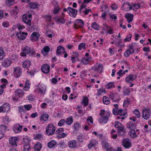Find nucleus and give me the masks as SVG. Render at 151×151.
Wrapping results in <instances>:
<instances>
[{"mask_svg":"<svg viewBox=\"0 0 151 151\" xmlns=\"http://www.w3.org/2000/svg\"><path fill=\"white\" fill-rule=\"evenodd\" d=\"M110 114L109 111H105L104 110H101L99 113L101 117L98 120L99 122L102 123H106L110 116Z\"/></svg>","mask_w":151,"mask_h":151,"instance_id":"f257e3e1","label":"nucleus"},{"mask_svg":"<svg viewBox=\"0 0 151 151\" xmlns=\"http://www.w3.org/2000/svg\"><path fill=\"white\" fill-rule=\"evenodd\" d=\"M55 127L54 125L50 124L48 125L46 129V134L48 136L53 135L55 132Z\"/></svg>","mask_w":151,"mask_h":151,"instance_id":"f03ea898","label":"nucleus"},{"mask_svg":"<svg viewBox=\"0 0 151 151\" xmlns=\"http://www.w3.org/2000/svg\"><path fill=\"white\" fill-rule=\"evenodd\" d=\"M32 16L31 14H23L22 17V21L27 25L30 26L31 25V20Z\"/></svg>","mask_w":151,"mask_h":151,"instance_id":"7ed1b4c3","label":"nucleus"},{"mask_svg":"<svg viewBox=\"0 0 151 151\" xmlns=\"http://www.w3.org/2000/svg\"><path fill=\"white\" fill-rule=\"evenodd\" d=\"M151 111L150 109L147 108L143 109L142 111V117L145 119H148L150 117Z\"/></svg>","mask_w":151,"mask_h":151,"instance_id":"20e7f679","label":"nucleus"},{"mask_svg":"<svg viewBox=\"0 0 151 151\" xmlns=\"http://www.w3.org/2000/svg\"><path fill=\"white\" fill-rule=\"evenodd\" d=\"M22 68L19 66L14 68L13 74L14 77L15 78H19L22 74Z\"/></svg>","mask_w":151,"mask_h":151,"instance_id":"39448f33","label":"nucleus"},{"mask_svg":"<svg viewBox=\"0 0 151 151\" xmlns=\"http://www.w3.org/2000/svg\"><path fill=\"white\" fill-rule=\"evenodd\" d=\"M137 77V75L135 74L128 75L126 78L125 81L128 83H131L134 81Z\"/></svg>","mask_w":151,"mask_h":151,"instance_id":"423d86ee","label":"nucleus"},{"mask_svg":"<svg viewBox=\"0 0 151 151\" xmlns=\"http://www.w3.org/2000/svg\"><path fill=\"white\" fill-rule=\"evenodd\" d=\"M123 147L126 149H128L132 147V143L131 141L129 138L124 139L122 142Z\"/></svg>","mask_w":151,"mask_h":151,"instance_id":"0eeeda50","label":"nucleus"},{"mask_svg":"<svg viewBox=\"0 0 151 151\" xmlns=\"http://www.w3.org/2000/svg\"><path fill=\"white\" fill-rule=\"evenodd\" d=\"M109 97L113 101L118 102L120 100L119 95L117 93H111L109 95Z\"/></svg>","mask_w":151,"mask_h":151,"instance_id":"6e6552de","label":"nucleus"},{"mask_svg":"<svg viewBox=\"0 0 151 151\" xmlns=\"http://www.w3.org/2000/svg\"><path fill=\"white\" fill-rule=\"evenodd\" d=\"M40 34L37 32H33L30 37L31 40L32 42H35L38 40L39 37L40 36Z\"/></svg>","mask_w":151,"mask_h":151,"instance_id":"1a4fd4ad","label":"nucleus"},{"mask_svg":"<svg viewBox=\"0 0 151 151\" xmlns=\"http://www.w3.org/2000/svg\"><path fill=\"white\" fill-rule=\"evenodd\" d=\"M126 113L122 109H119L117 112V117L118 119H121L122 120L124 119L125 118V116L126 114Z\"/></svg>","mask_w":151,"mask_h":151,"instance_id":"9d476101","label":"nucleus"},{"mask_svg":"<svg viewBox=\"0 0 151 151\" xmlns=\"http://www.w3.org/2000/svg\"><path fill=\"white\" fill-rule=\"evenodd\" d=\"M134 51L133 48V46L130 45L129 49L127 50L124 53V55L126 57H128L130 54H132L134 52Z\"/></svg>","mask_w":151,"mask_h":151,"instance_id":"9b49d317","label":"nucleus"},{"mask_svg":"<svg viewBox=\"0 0 151 151\" xmlns=\"http://www.w3.org/2000/svg\"><path fill=\"white\" fill-rule=\"evenodd\" d=\"M28 33L27 32H21V31H20L19 33L16 34L17 37L19 40H23L25 39Z\"/></svg>","mask_w":151,"mask_h":151,"instance_id":"f8f14e48","label":"nucleus"},{"mask_svg":"<svg viewBox=\"0 0 151 151\" xmlns=\"http://www.w3.org/2000/svg\"><path fill=\"white\" fill-rule=\"evenodd\" d=\"M75 27L76 28H81L83 27L84 23L81 19H77L75 22Z\"/></svg>","mask_w":151,"mask_h":151,"instance_id":"ddd939ff","label":"nucleus"},{"mask_svg":"<svg viewBox=\"0 0 151 151\" xmlns=\"http://www.w3.org/2000/svg\"><path fill=\"white\" fill-rule=\"evenodd\" d=\"M30 52V48L28 46L25 47L20 53V55L22 57L26 56L27 54H28Z\"/></svg>","mask_w":151,"mask_h":151,"instance_id":"4468645a","label":"nucleus"},{"mask_svg":"<svg viewBox=\"0 0 151 151\" xmlns=\"http://www.w3.org/2000/svg\"><path fill=\"white\" fill-rule=\"evenodd\" d=\"M69 12H68L69 15L71 17H75L77 14V10L73 9L70 7H68Z\"/></svg>","mask_w":151,"mask_h":151,"instance_id":"2eb2a0df","label":"nucleus"},{"mask_svg":"<svg viewBox=\"0 0 151 151\" xmlns=\"http://www.w3.org/2000/svg\"><path fill=\"white\" fill-rule=\"evenodd\" d=\"M50 67L48 64H44L41 67V70L44 73L47 74L49 72Z\"/></svg>","mask_w":151,"mask_h":151,"instance_id":"dca6fc26","label":"nucleus"},{"mask_svg":"<svg viewBox=\"0 0 151 151\" xmlns=\"http://www.w3.org/2000/svg\"><path fill=\"white\" fill-rule=\"evenodd\" d=\"M103 68V65L101 64H99L98 67L96 65L92 67V69L95 71L99 72V73H100L102 72Z\"/></svg>","mask_w":151,"mask_h":151,"instance_id":"f3484780","label":"nucleus"},{"mask_svg":"<svg viewBox=\"0 0 151 151\" xmlns=\"http://www.w3.org/2000/svg\"><path fill=\"white\" fill-rule=\"evenodd\" d=\"M17 141V138L16 137H12L9 138V144L12 145L14 147L17 146L16 142Z\"/></svg>","mask_w":151,"mask_h":151,"instance_id":"a211bd4d","label":"nucleus"},{"mask_svg":"<svg viewBox=\"0 0 151 151\" xmlns=\"http://www.w3.org/2000/svg\"><path fill=\"white\" fill-rule=\"evenodd\" d=\"M12 61L9 59L5 60L2 63V65L3 67L6 68L8 67L11 64Z\"/></svg>","mask_w":151,"mask_h":151,"instance_id":"6ab92c4d","label":"nucleus"},{"mask_svg":"<svg viewBox=\"0 0 151 151\" xmlns=\"http://www.w3.org/2000/svg\"><path fill=\"white\" fill-rule=\"evenodd\" d=\"M125 17L127 19L128 23L132 22L133 19V15L130 13H126L125 15Z\"/></svg>","mask_w":151,"mask_h":151,"instance_id":"aec40b11","label":"nucleus"},{"mask_svg":"<svg viewBox=\"0 0 151 151\" xmlns=\"http://www.w3.org/2000/svg\"><path fill=\"white\" fill-rule=\"evenodd\" d=\"M101 144L102 146L104 147L106 150L111 147L109 142H107L105 139H102L101 141Z\"/></svg>","mask_w":151,"mask_h":151,"instance_id":"412c9836","label":"nucleus"},{"mask_svg":"<svg viewBox=\"0 0 151 151\" xmlns=\"http://www.w3.org/2000/svg\"><path fill=\"white\" fill-rule=\"evenodd\" d=\"M64 48L62 46H59L57 47L56 54L57 55H60L65 52Z\"/></svg>","mask_w":151,"mask_h":151,"instance_id":"4be33fe9","label":"nucleus"},{"mask_svg":"<svg viewBox=\"0 0 151 151\" xmlns=\"http://www.w3.org/2000/svg\"><path fill=\"white\" fill-rule=\"evenodd\" d=\"M76 141L75 140L70 141L68 143V146L71 148H75L76 147Z\"/></svg>","mask_w":151,"mask_h":151,"instance_id":"5701e85b","label":"nucleus"},{"mask_svg":"<svg viewBox=\"0 0 151 151\" xmlns=\"http://www.w3.org/2000/svg\"><path fill=\"white\" fill-rule=\"evenodd\" d=\"M15 93L16 96L21 97H22L24 94V93L22 90L19 89H17L15 91Z\"/></svg>","mask_w":151,"mask_h":151,"instance_id":"b1692460","label":"nucleus"},{"mask_svg":"<svg viewBox=\"0 0 151 151\" xmlns=\"http://www.w3.org/2000/svg\"><path fill=\"white\" fill-rule=\"evenodd\" d=\"M114 126L117 129V130H119L124 128V127L123 125L118 121L115 122Z\"/></svg>","mask_w":151,"mask_h":151,"instance_id":"393cba45","label":"nucleus"},{"mask_svg":"<svg viewBox=\"0 0 151 151\" xmlns=\"http://www.w3.org/2000/svg\"><path fill=\"white\" fill-rule=\"evenodd\" d=\"M92 60V58L91 57H89L87 58H83L81 61V62L83 64L87 65Z\"/></svg>","mask_w":151,"mask_h":151,"instance_id":"a878e982","label":"nucleus"},{"mask_svg":"<svg viewBox=\"0 0 151 151\" xmlns=\"http://www.w3.org/2000/svg\"><path fill=\"white\" fill-rule=\"evenodd\" d=\"M22 127V126L19 125V126H17V125H16L13 128V130L15 132L18 133L21 131Z\"/></svg>","mask_w":151,"mask_h":151,"instance_id":"bb28decb","label":"nucleus"},{"mask_svg":"<svg viewBox=\"0 0 151 151\" xmlns=\"http://www.w3.org/2000/svg\"><path fill=\"white\" fill-rule=\"evenodd\" d=\"M3 112H6L9 110L10 109V106L9 104L6 103L3 104L2 106Z\"/></svg>","mask_w":151,"mask_h":151,"instance_id":"cd10ccee","label":"nucleus"},{"mask_svg":"<svg viewBox=\"0 0 151 151\" xmlns=\"http://www.w3.org/2000/svg\"><path fill=\"white\" fill-rule=\"evenodd\" d=\"M123 9L126 11L132 9V5L130 6V4L129 3H126L124 4L123 5Z\"/></svg>","mask_w":151,"mask_h":151,"instance_id":"c85d7f7f","label":"nucleus"},{"mask_svg":"<svg viewBox=\"0 0 151 151\" xmlns=\"http://www.w3.org/2000/svg\"><path fill=\"white\" fill-rule=\"evenodd\" d=\"M97 143V141L95 139H92L88 145V147L89 149L91 148L92 147H93Z\"/></svg>","mask_w":151,"mask_h":151,"instance_id":"c756f323","label":"nucleus"},{"mask_svg":"<svg viewBox=\"0 0 151 151\" xmlns=\"http://www.w3.org/2000/svg\"><path fill=\"white\" fill-rule=\"evenodd\" d=\"M129 134L131 137L134 138L137 137V135L139 133H136L134 129H132L129 132Z\"/></svg>","mask_w":151,"mask_h":151,"instance_id":"7c9ffc66","label":"nucleus"},{"mask_svg":"<svg viewBox=\"0 0 151 151\" xmlns=\"http://www.w3.org/2000/svg\"><path fill=\"white\" fill-rule=\"evenodd\" d=\"M50 50V47L48 46H45L43 47V50L41 51V52L44 55H46L47 53L49 52Z\"/></svg>","mask_w":151,"mask_h":151,"instance_id":"2f4dec72","label":"nucleus"},{"mask_svg":"<svg viewBox=\"0 0 151 151\" xmlns=\"http://www.w3.org/2000/svg\"><path fill=\"white\" fill-rule=\"evenodd\" d=\"M91 27L94 29L96 30H99L101 29L100 25L95 22H93L92 23Z\"/></svg>","mask_w":151,"mask_h":151,"instance_id":"473e14b6","label":"nucleus"},{"mask_svg":"<svg viewBox=\"0 0 151 151\" xmlns=\"http://www.w3.org/2000/svg\"><path fill=\"white\" fill-rule=\"evenodd\" d=\"M15 4V0H6L5 4L8 6H10Z\"/></svg>","mask_w":151,"mask_h":151,"instance_id":"72a5a7b5","label":"nucleus"},{"mask_svg":"<svg viewBox=\"0 0 151 151\" xmlns=\"http://www.w3.org/2000/svg\"><path fill=\"white\" fill-rule=\"evenodd\" d=\"M56 20L58 23H61L62 24H64L66 21V20L63 17H61L57 18Z\"/></svg>","mask_w":151,"mask_h":151,"instance_id":"f704fd0d","label":"nucleus"},{"mask_svg":"<svg viewBox=\"0 0 151 151\" xmlns=\"http://www.w3.org/2000/svg\"><path fill=\"white\" fill-rule=\"evenodd\" d=\"M49 117V116L48 114H44L40 117V119L41 120H43L44 121L46 122L48 121Z\"/></svg>","mask_w":151,"mask_h":151,"instance_id":"c9c22d12","label":"nucleus"},{"mask_svg":"<svg viewBox=\"0 0 151 151\" xmlns=\"http://www.w3.org/2000/svg\"><path fill=\"white\" fill-rule=\"evenodd\" d=\"M103 103L105 104L108 105L110 104V101L109 97L106 96H104L103 98Z\"/></svg>","mask_w":151,"mask_h":151,"instance_id":"e433bc0d","label":"nucleus"},{"mask_svg":"<svg viewBox=\"0 0 151 151\" xmlns=\"http://www.w3.org/2000/svg\"><path fill=\"white\" fill-rule=\"evenodd\" d=\"M132 9L134 11H136L137 10L140 8V5L139 4L134 3L132 5Z\"/></svg>","mask_w":151,"mask_h":151,"instance_id":"4c0bfd02","label":"nucleus"},{"mask_svg":"<svg viewBox=\"0 0 151 151\" xmlns=\"http://www.w3.org/2000/svg\"><path fill=\"white\" fill-rule=\"evenodd\" d=\"M31 62L29 60H26L23 63V67L24 68H28L30 66Z\"/></svg>","mask_w":151,"mask_h":151,"instance_id":"58836bf2","label":"nucleus"},{"mask_svg":"<svg viewBox=\"0 0 151 151\" xmlns=\"http://www.w3.org/2000/svg\"><path fill=\"white\" fill-rule=\"evenodd\" d=\"M56 144V142L55 140H52L48 142L47 146L51 148L55 145Z\"/></svg>","mask_w":151,"mask_h":151,"instance_id":"ea45409f","label":"nucleus"},{"mask_svg":"<svg viewBox=\"0 0 151 151\" xmlns=\"http://www.w3.org/2000/svg\"><path fill=\"white\" fill-rule=\"evenodd\" d=\"M106 87L108 89L114 88L115 87L114 83L113 82L109 83L106 84Z\"/></svg>","mask_w":151,"mask_h":151,"instance_id":"a19ab883","label":"nucleus"},{"mask_svg":"<svg viewBox=\"0 0 151 151\" xmlns=\"http://www.w3.org/2000/svg\"><path fill=\"white\" fill-rule=\"evenodd\" d=\"M88 103V99L87 97H84L82 102V103L84 105V107L87 106Z\"/></svg>","mask_w":151,"mask_h":151,"instance_id":"79ce46f5","label":"nucleus"},{"mask_svg":"<svg viewBox=\"0 0 151 151\" xmlns=\"http://www.w3.org/2000/svg\"><path fill=\"white\" fill-rule=\"evenodd\" d=\"M30 83L29 81L28 80L26 81L25 86L23 88L24 90L25 91L28 90L30 88Z\"/></svg>","mask_w":151,"mask_h":151,"instance_id":"37998d69","label":"nucleus"},{"mask_svg":"<svg viewBox=\"0 0 151 151\" xmlns=\"http://www.w3.org/2000/svg\"><path fill=\"white\" fill-rule=\"evenodd\" d=\"M5 55V52L4 50L0 48V60H2L4 58Z\"/></svg>","mask_w":151,"mask_h":151,"instance_id":"c03bdc74","label":"nucleus"},{"mask_svg":"<svg viewBox=\"0 0 151 151\" xmlns=\"http://www.w3.org/2000/svg\"><path fill=\"white\" fill-rule=\"evenodd\" d=\"M42 147V145L39 142L37 143L34 146V149L36 151H39Z\"/></svg>","mask_w":151,"mask_h":151,"instance_id":"a18cd8bd","label":"nucleus"},{"mask_svg":"<svg viewBox=\"0 0 151 151\" xmlns=\"http://www.w3.org/2000/svg\"><path fill=\"white\" fill-rule=\"evenodd\" d=\"M81 127V126L80 124L78 122H76L74 123L73 128L75 130L78 131Z\"/></svg>","mask_w":151,"mask_h":151,"instance_id":"49530a36","label":"nucleus"},{"mask_svg":"<svg viewBox=\"0 0 151 151\" xmlns=\"http://www.w3.org/2000/svg\"><path fill=\"white\" fill-rule=\"evenodd\" d=\"M29 7L30 9H35L37 7L38 4L37 3L30 2L29 4Z\"/></svg>","mask_w":151,"mask_h":151,"instance_id":"de8ad7c7","label":"nucleus"},{"mask_svg":"<svg viewBox=\"0 0 151 151\" xmlns=\"http://www.w3.org/2000/svg\"><path fill=\"white\" fill-rule=\"evenodd\" d=\"M118 135L121 136H124L125 135V132L124 130V128L119 130H117Z\"/></svg>","mask_w":151,"mask_h":151,"instance_id":"09e8293b","label":"nucleus"},{"mask_svg":"<svg viewBox=\"0 0 151 151\" xmlns=\"http://www.w3.org/2000/svg\"><path fill=\"white\" fill-rule=\"evenodd\" d=\"M133 113L137 116V117L139 118L140 117L141 113L137 109H135L133 112Z\"/></svg>","mask_w":151,"mask_h":151,"instance_id":"8fccbe9b","label":"nucleus"},{"mask_svg":"<svg viewBox=\"0 0 151 151\" xmlns=\"http://www.w3.org/2000/svg\"><path fill=\"white\" fill-rule=\"evenodd\" d=\"M73 122V117L72 116H70L65 121V122L67 124L70 125Z\"/></svg>","mask_w":151,"mask_h":151,"instance_id":"3c124183","label":"nucleus"},{"mask_svg":"<svg viewBox=\"0 0 151 151\" xmlns=\"http://www.w3.org/2000/svg\"><path fill=\"white\" fill-rule=\"evenodd\" d=\"M130 99H129L127 98L124 101L123 106L124 107H127L130 104Z\"/></svg>","mask_w":151,"mask_h":151,"instance_id":"603ef678","label":"nucleus"},{"mask_svg":"<svg viewBox=\"0 0 151 151\" xmlns=\"http://www.w3.org/2000/svg\"><path fill=\"white\" fill-rule=\"evenodd\" d=\"M135 127V124L131 123L130 122H129L127 126V128L130 129H133Z\"/></svg>","mask_w":151,"mask_h":151,"instance_id":"864d4df0","label":"nucleus"},{"mask_svg":"<svg viewBox=\"0 0 151 151\" xmlns=\"http://www.w3.org/2000/svg\"><path fill=\"white\" fill-rule=\"evenodd\" d=\"M132 35L131 34H129L127 35L125 38L124 39V42H128L130 41L131 39Z\"/></svg>","mask_w":151,"mask_h":151,"instance_id":"5fc2aeb1","label":"nucleus"},{"mask_svg":"<svg viewBox=\"0 0 151 151\" xmlns=\"http://www.w3.org/2000/svg\"><path fill=\"white\" fill-rule=\"evenodd\" d=\"M130 92V91L129 88H124L123 91V93L124 96L129 95Z\"/></svg>","mask_w":151,"mask_h":151,"instance_id":"6e6d98bb","label":"nucleus"},{"mask_svg":"<svg viewBox=\"0 0 151 151\" xmlns=\"http://www.w3.org/2000/svg\"><path fill=\"white\" fill-rule=\"evenodd\" d=\"M24 107L25 109V110L26 111H29L30 110L32 107V105L30 104L24 105Z\"/></svg>","mask_w":151,"mask_h":151,"instance_id":"4d7b16f0","label":"nucleus"},{"mask_svg":"<svg viewBox=\"0 0 151 151\" xmlns=\"http://www.w3.org/2000/svg\"><path fill=\"white\" fill-rule=\"evenodd\" d=\"M64 131V129L63 128H60L58 129L56 131L55 133L57 135H58Z\"/></svg>","mask_w":151,"mask_h":151,"instance_id":"13d9d810","label":"nucleus"},{"mask_svg":"<svg viewBox=\"0 0 151 151\" xmlns=\"http://www.w3.org/2000/svg\"><path fill=\"white\" fill-rule=\"evenodd\" d=\"M67 134L66 133H61L60 134L58 135H57V137L58 138H64L67 136Z\"/></svg>","mask_w":151,"mask_h":151,"instance_id":"bf43d9fd","label":"nucleus"},{"mask_svg":"<svg viewBox=\"0 0 151 151\" xmlns=\"http://www.w3.org/2000/svg\"><path fill=\"white\" fill-rule=\"evenodd\" d=\"M65 122V119H62L58 122V125L59 126L61 127L64 125Z\"/></svg>","mask_w":151,"mask_h":151,"instance_id":"052dcab7","label":"nucleus"},{"mask_svg":"<svg viewBox=\"0 0 151 151\" xmlns=\"http://www.w3.org/2000/svg\"><path fill=\"white\" fill-rule=\"evenodd\" d=\"M109 18L110 19H114V20H116L117 19V17L115 15V14H112L109 13L108 14Z\"/></svg>","mask_w":151,"mask_h":151,"instance_id":"680f3d73","label":"nucleus"},{"mask_svg":"<svg viewBox=\"0 0 151 151\" xmlns=\"http://www.w3.org/2000/svg\"><path fill=\"white\" fill-rule=\"evenodd\" d=\"M19 12L18 9H14L11 12V13L12 14L15 16H16L18 14Z\"/></svg>","mask_w":151,"mask_h":151,"instance_id":"e2e57ef3","label":"nucleus"},{"mask_svg":"<svg viewBox=\"0 0 151 151\" xmlns=\"http://www.w3.org/2000/svg\"><path fill=\"white\" fill-rule=\"evenodd\" d=\"M5 84H3V85L0 86V95H1L3 93L4 87H5Z\"/></svg>","mask_w":151,"mask_h":151,"instance_id":"0e129e2a","label":"nucleus"},{"mask_svg":"<svg viewBox=\"0 0 151 151\" xmlns=\"http://www.w3.org/2000/svg\"><path fill=\"white\" fill-rule=\"evenodd\" d=\"M116 74L118 75L119 76L122 77L123 75L125 74V73L124 72H123L122 70H119V71L116 73Z\"/></svg>","mask_w":151,"mask_h":151,"instance_id":"69168bd1","label":"nucleus"},{"mask_svg":"<svg viewBox=\"0 0 151 151\" xmlns=\"http://www.w3.org/2000/svg\"><path fill=\"white\" fill-rule=\"evenodd\" d=\"M86 44L85 43H82L78 45V49L81 50L83 48H84Z\"/></svg>","mask_w":151,"mask_h":151,"instance_id":"338daca9","label":"nucleus"},{"mask_svg":"<svg viewBox=\"0 0 151 151\" xmlns=\"http://www.w3.org/2000/svg\"><path fill=\"white\" fill-rule=\"evenodd\" d=\"M77 140L80 142H82L83 140V136L79 135L77 137Z\"/></svg>","mask_w":151,"mask_h":151,"instance_id":"774afa93","label":"nucleus"}]
</instances>
